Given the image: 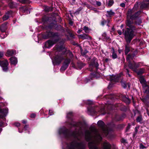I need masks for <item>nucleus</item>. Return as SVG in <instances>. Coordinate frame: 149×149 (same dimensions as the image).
I'll use <instances>...</instances> for the list:
<instances>
[{"mask_svg": "<svg viewBox=\"0 0 149 149\" xmlns=\"http://www.w3.org/2000/svg\"><path fill=\"white\" fill-rule=\"evenodd\" d=\"M85 136L86 140L89 141L88 146L90 149H100L97 145L101 141L102 138L97 130L93 129L91 131H86Z\"/></svg>", "mask_w": 149, "mask_h": 149, "instance_id": "1", "label": "nucleus"}, {"mask_svg": "<svg viewBox=\"0 0 149 149\" xmlns=\"http://www.w3.org/2000/svg\"><path fill=\"white\" fill-rule=\"evenodd\" d=\"M129 18L126 22V25L129 28H126L125 30L123 29V33L125 36L126 42L130 43L134 36V30H135V27L132 19Z\"/></svg>", "mask_w": 149, "mask_h": 149, "instance_id": "2", "label": "nucleus"}, {"mask_svg": "<svg viewBox=\"0 0 149 149\" xmlns=\"http://www.w3.org/2000/svg\"><path fill=\"white\" fill-rule=\"evenodd\" d=\"M82 135L80 130L78 132H74L72 136L74 139V140L69 144L67 145L66 149H83L85 147V145L81 143H79L76 140H79Z\"/></svg>", "mask_w": 149, "mask_h": 149, "instance_id": "3", "label": "nucleus"}, {"mask_svg": "<svg viewBox=\"0 0 149 149\" xmlns=\"http://www.w3.org/2000/svg\"><path fill=\"white\" fill-rule=\"evenodd\" d=\"M134 8L131 10H129L127 12V18H131L133 19H135L139 16L141 13L140 11H139L134 14Z\"/></svg>", "mask_w": 149, "mask_h": 149, "instance_id": "4", "label": "nucleus"}, {"mask_svg": "<svg viewBox=\"0 0 149 149\" xmlns=\"http://www.w3.org/2000/svg\"><path fill=\"white\" fill-rule=\"evenodd\" d=\"M140 63H134V65L133 66L130 63L128 65L129 67L131 69H132L133 71L137 73L138 74H140L144 73V71L143 69H141L139 71H137L136 68L140 66Z\"/></svg>", "mask_w": 149, "mask_h": 149, "instance_id": "5", "label": "nucleus"}, {"mask_svg": "<svg viewBox=\"0 0 149 149\" xmlns=\"http://www.w3.org/2000/svg\"><path fill=\"white\" fill-rule=\"evenodd\" d=\"M98 125L102 128L103 133L105 136L108 134V130L106 127V126L104 122L102 120H99L97 122Z\"/></svg>", "mask_w": 149, "mask_h": 149, "instance_id": "6", "label": "nucleus"}, {"mask_svg": "<svg viewBox=\"0 0 149 149\" xmlns=\"http://www.w3.org/2000/svg\"><path fill=\"white\" fill-rule=\"evenodd\" d=\"M8 63L6 60L0 61V65L2 68L3 71L6 72L8 70Z\"/></svg>", "mask_w": 149, "mask_h": 149, "instance_id": "7", "label": "nucleus"}, {"mask_svg": "<svg viewBox=\"0 0 149 149\" xmlns=\"http://www.w3.org/2000/svg\"><path fill=\"white\" fill-rule=\"evenodd\" d=\"M63 58L61 55L56 56L53 61V63L55 65L59 64L62 61Z\"/></svg>", "mask_w": 149, "mask_h": 149, "instance_id": "8", "label": "nucleus"}, {"mask_svg": "<svg viewBox=\"0 0 149 149\" xmlns=\"http://www.w3.org/2000/svg\"><path fill=\"white\" fill-rule=\"evenodd\" d=\"M122 74L120 73V74H118L116 76L114 75H109L108 77V78H110V80L111 81H113L116 82L118 81L120 77L122 75Z\"/></svg>", "mask_w": 149, "mask_h": 149, "instance_id": "9", "label": "nucleus"}, {"mask_svg": "<svg viewBox=\"0 0 149 149\" xmlns=\"http://www.w3.org/2000/svg\"><path fill=\"white\" fill-rule=\"evenodd\" d=\"M139 81L140 83L142 85L143 88L144 89H145V93H146L147 90H146V88H149V87L146 84V81L143 77L141 76L139 79Z\"/></svg>", "mask_w": 149, "mask_h": 149, "instance_id": "10", "label": "nucleus"}, {"mask_svg": "<svg viewBox=\"0 0 149 149\" xmlns=\"http://www.w3.org/2000/svg\"><path fill=\"white\" fill-rule=\"evenodd\" d=\"M58 41V40H49L45 42V46L46 48H49Z\"/></svg>", "mask_w": 149, "mask_h": 149, "instance_id": "11", "label": "nucleus"}, {"mask_svg": "<svg viewBox=\"0 0 149 149\" xmlns=\"http://www.w3.org/2000/svg\"><path fill=\"white\" fill-rule=\"evenodd\" d=\"M70 62V60L69 59H67L65 60L63 65L61 67L60 69L61 71L65 70L68 67Z\"/></svg>", "mask_w": 149, "mask_h": 149, "instance_id": "12", "label": "nucleus"}, {"mask_svg": "<svg viewBox=\"0 0 149 149\" xmlns=\"http://www.w3.org/2000/svg\"><path fill=\"white\" fill-rule=\"evenodd\" d=\"M12 12L11 11L8 12L3 17V20H6L12 16Z\"/></svg>", "mask_w": 149, "mask_h": 149, "instance_id": "13", "label": "nucleus"}, {"mask_svg": "<svg viewBox=\"0 0 149 149\" xmlns=\"http://www.w3.org/2000/svg\"><path fill=\"white\" fill-rule=\"evenodd\" d=\"M79 38L82 39L83 40L86 39L88 40L91 39V37L88 36L86 34L80 35L79 36Z\"/></svg>", "mask_w": 149, "mask_h": 149, "instance_id": "14", "label": "nucleus"}, {"mask_svg": "<svg viewBox=\"0 0 149 149\" xmlns=\"http://www.w3.org/2000/svg\"><path fill=\"white\" fill-rule=\"evenodd\" d=\"M10 60L11 64L15 65L17 63V59L14 56L11 57L10 58Z\"/></svg>", "mask_w": 149, "mask_h": 149, "instance_id": "15", "label": "nucleus"}, {"mask_svg": "<svg viewBox=\"0 0 149 149\" xmlns=\"http://www.w3.org/2000/svg\"><path fill=\"white\" fill-rule=\"evenodd\" d=\"M20 10L26 14L30 13V11L28 8L26 6L22 7L20 8Z\"/></svg>", "mask_w": 149, "mask_h": 149, "instance_id": "16", "label": "nucleus"}, {"mask_svg": "<svg viewBox=\"0 0 149 149\" xmlns=\"http://www.w3.org/2000/svg\"><path fill=\"white\" fill-rule=\"evenodd\" d=\"M102 148L103 149H110L111 145L108 142H104L102 145Z\"/></svg>", "mask_w": 149, "mask_h": 149, "instance_id": "17", "label": "nucleus"}, {"mask_svg": "<svg viewBox=\"0 0 149 149\" xmlns=\"http://www.w3.org/2000/svg\"><path fill=\"white\" fill-rule=\"evenodd\" d=\"M8 113V109H3L1 108L0 107V113H2L4 115V116H6Z\"/></svg>", "mask_w": 149, "mask_h": 149, "instance_id": "18", "label": "nucleus"}, {"mask_svg": "<svg viewBox=\"0 0 149 149\" xmlns=\"http://www.w3.org/2000/svg\"><path fill=\"white\" fill-rule=\"evenodd\" d=\"M67 130H66L65 128H60L58 131V133L61 134H62L65 135L66 133L67 132Z\"/></svg>", "mask_w": 149, "mask_h": 149, "instance_id": "19", "label": "nucleus"}, {"mask_svg": "<svg viewBox=\"0 0 149 149\" xmlns=\"http://www.w3.org/2000/svg\"><path fill=\"white\" fill-rule=\"evenodd\" d=\"M6 29V25L3 24L0 27V30L2 32H4L5 31Z\"/></svg>", "mask_w": 149, "mask_h": 149, "instance_id": "20", "label": "nucleus"}, {"mask_svg": "<svg viewBox=\"0 0 149 149\" xmlns=\"http://www.w3.org/2000/svg\"><path fill=\"white\" fill-rule=\"evenodd\" d=\"M134 57V56L132 57V56H131V55H130V54H128L127 56V58H126V60H127V61L129 63V65L130 63L132 65H134V63H134V64H131L130 62V60H131V59H133V58Z\"/></svg>", "mask_w": 149, "mask_h": 149, "instance_id": "21", "label": "nucleus"}, {"mask_svg": "<svg viewBox=\"0 0 149 149\" xmlns=\"http://www.w3.org/2000/svg\"><path fill=\"white\" fill-rule=\"evenodd\" d=\"M14 54L15 52L13 50H8L7 51L6 56H11Z\"/></svg>", "mask_w": 149, "mask_h": 149, "instance_id": "22", "label": "nucleus"}, {"mask_svg": "<svg viewBox=\"0 0 149 149\" xmlns=\"http://www.w3.org/2000/svg\"><path fill=\"white\" fill-rule=\"evenodd\" d=\"M114 13L111 10L107 11V17H111L114 15Z\"/></svg>", "mask_w": 149, "mask_h": 149, "instance_id": "23", "label": "nucleus"}, {"mask_svg": "<svg viewBox=\"0 0 149 149\" xmlns=\"http://www.w3.org/2000/svg\"><path fill=\"white\" fill-rule=\"evenodd\" d=\"M127 43H128V44H129V42H127ZM128 44L127 45H125V54H127L130 51V48L128 46Z\"/></svg>", "mask_w": 149, "mask_h": 149, "instance_id": "24", "label": "nucleus"}, {"mask_svg": "<svg viewBox=\"0 0 149 149\" xmlns=\"http://www.w3.org/2000/svg\"><path fill=\"white\" fill-rule=\"evenodd\" d=\"M123 100L127 104H129L130 102V100L129 98L126 97H123Z\"/></svg>", "mask_w": 149, "mask_h": 149, "instance_id": "25", "label": "nucleus"}, {"mask_svg": "<svg viewBox=\"0 0 149 149\" xmlns=\"http://www.w3.org/2000/svg\"><path fill=\"white\" fill-rule=\"evenodd\" d=\"M112 50L113 51L112 52V58L113 59H115L117 58V56L116 53L115 52L113 48H112Z\"/></svg>", "mask_w": 149, "mask_h": 149, "instance_id": "26", "label": "nucleus"}, {"mask_svg": "<svg viewBox=\"0 0 149 149\" xmlns=\"http://www.w3.org/2000/svg\"><path fill=\"white\" fill-rule=\"evenodd\" d=\"M114 1L113 0H109L107 3V5L109 6H111L112 5Z\"/></svg>", "mask_w": 149, "mask_h": 149, "instance_id": "27", "label": "nucleus"}, {"mask_svg": "<svg viewBox=\"0 0 149 149\" xmlns=\"http://www.w3.org/2000/svg\"><path fill=\"white\" fill-rule=\"evenodd\" d=\"M99 66V65L97 62L94 63V64H91L90 65V67L91 68L92 66L93 67H95L96 68H97Z\"/></svg>", "mask_w": 149, "mask_h": 149, "instance_id": "28", "label": "nucleus"}, {"mask_svg": "<svg viewBox=\"0 0 149 149\" xmlns=\"http://www.w3.org/2000/svg\"><path fill=\"white\" fill-rule=\"evenodd\" d=\"M136 120L137 122H141L142 120V118L141 116H139L138 117Z\"/></svg>", "mask_w": 149, "mask_h": 149, "instance_id": "29", "label": "nucleus"}, {"mask_svg": "<svg viewBox=\"0 0 149 149\" xmlns=\"http://www.w3.org/2000/svg\"><path fill=\"white\" fill-rule=\"evenodd\" d=\"M7 34L6 33H5V34H0V37L2 39H3L6 37Z\"/></svg>", "mask_w": 149, "mask_h": 149, "instance_id": "30", "label": "nucleus"}, {"mask_svg": "<svg viewBox=\"0 0 149 149\" xmlns=\"http://www.w3.org/2000/svg\"><path fill=\"white\" fill-rule=\"evenodd\" d=\"M102 36L104 38L106 39H108L109 38V37L107 36L106 33H103L102 34Z\"/></svg>", "mask_w": 149, "mask_h": 149, "instance_id": "31", "label": "nucleus"}, {"mask_svg": "<svg viewBox=\"0 0 149 149\" xmlns=\"http://www.w3.org/2000/svg\"><path fill=\"white\" fill-rule=\"evenodd\" d=\"M83 30L85 31V32L86 33H88L89 31V29L86 26H85L84 27Z\"/></svg>", "mask_w": 149, "mask_h": 149, "instance_id": "32", "label": "nucleus"}, {"mask_svg": "<svg viewBox=\"0 0 149 149\" xmlns=\"http://www.w3.org/2000/svg\"><path fill=\"white\" fill-rule=\"evenodd\" d=\"M139 148L140 149H144L146 148V147L141 143L140 144Z\"/></svg>", "mask_w": 149, "mask_h": 149, "instance_id": "33", "label": "nucleus"}, {"mask_svg": "<svg viewBox=\"0 0 149 149\" xmlns=\"http://www.w3.org/2000/svg\"><path fill=\"white\" fill-rule=\"evenodd\" d=\"M78 65L79 69H81L82 68V67L84 66V65L82 63H80L78 64Z\"/></svg>", "mask_w": 149, "mask_h": 149, "instance_id": "34", "label": "nucleus"}, {"mask_svg": "<svg viewBox=\"0 0 149 149\" xmlns=\"http://www.w3.org/2000/svg\"><path fill=\"white\" fill-rule=\"evenodd\" d=\"M141 23V21L140 20H139L137 21H136L135 22V23L136 24L139 25Z\"/></svg>", "mask_w": 149, "mask_h": 149, "instance_id": "35", "label": "nucleus"}, {"mask_svg": "<svg viewBox=\"0 0 149 149\" xmlns=\"http://www.w3.org/2000/svg\"><path fill=\"white\" fill-rule=\"evenodd\" d=\"M72 112H70L67 113V116L68 118H70V116H72Z\"/></svg>", "mask_w": 149, "mask_h": 149, "instance_id": "36", "label": "nucleus"}, {"mask_svg": "<svg viewBox=\"0 0 149 149\" xmlns=\"http://www.w3.org/2000/svg\"><path fill=\"white\" fill-rule=\"evenodd\" d=\"M121 83L122 86L123 87L125 88L127 87V86L125 83L122 82H121Z\"/></svg>", "mask_w": 149, "mask_h": 149, "instance_id": "37", "label": "nucleus"}, {"mask_svg": "<svg viewBox=\"0 0 149 149\" xmlns=\"http://www.w3.org/2000/svg\"><path fill=\"white\" fill-rule=\"evenodd\" d=\"M14 125L15 126L17 127L19 126L20 125V124L19 123L17 122L15 123H14Z\"/></svg>", "mask_w": 149, "mask_h": 149, "instance_id": "38", "label": "nucleus"}, {"mask_svg": "<svg viewBox=\"0 0 149 149\" xmlns=\"http://www.w3.org/2000/svg\"><path fill=\"white\" fill-rule=\"evenodd\" d=\"M49 114L50 116L52 115L53 114V111L49 110Z\"/></svg>", "mask_w": 149, "mask_h": 149, "instance_id": "39", "label": "nucleus"}, {"mask_svg": "<svg viewBox=\"0 0 149 149\" xmlns=\"http://www.w3.org/2000/svg\"><path fill=\"white\" fill-rule=\"evenodd\" d=\"M96 4L97 6H100L101 5V3L100 2L97 1L96 2Z\"/></svg>", "mask_w": 149, "mask_h": 149, "instance_id": "40", "label": "nucleus"}, {"mask_svg": "<svg viewBox=\"0 0 149 149\" xmlns=\"http://www.w3.org/2000/svg\"><path fill=\"white\" fill-rule=\"evenodd\" d=\"M3 56V53L2 52H0V59L2 58Z\"/></svg>", "mask_w": 149, "mask_h": 149, "instance_id": "41", "label": "nucleus"}, {"mask_svg": "<svg viewBox=\"0 0 149 149\" xmlns=\"http://www.w3.org/2000/svg\"><path fill=\"white\" fill-rule=\"evenodd\" d=\"M36 116V115L35 114L33 113L31 115L30 117L31 118H34Z\"/></svg>", "mask_w": 149, "mask_h": 149, "instance_id": "42", "label": "nucleus"}, {"mask_svg": "<svg viewBox=\"0 0 149 149\" xmlns=\"http://www.w3.org/2000/svg\"><path fill=\"white\" fill-rule=\"evenodd\" d=\"M120 5L121 7H124L125 6V4L123 3H120Z\"/></svg>", "mask_w": 149, "mask_h": 149, "instance_id": "43", "label": "nucleus"}, {"mask_svg": "<svg viewBox=\"0 0 149 149\" xmlns=\"http://www.w3.org/2000/svg\"><path fill=\"white\" fill-rule=\"evenodd\" d=\"M87 104H91L93 103V102L91 100H88V102H87Z\"/></svg>", "mask_w": 149, "mask_h": 149, "instance_id": "44", "label": "nucleus"}, {"mask_svg": "<svg viewBox=\"0 0 149 149\" xmlns=\"http://www.w3.org/2000/svg\"><path fill=\"white\" fill-rule=\"evenodd\" d=\"M121 142L123 143H125L126 142V141L125 139H122L121 140Z\"/></svg>", "mask_w": 149, "mask_h": 149, "instance_id": "45", "label": "nucleus"}, {"mask_svg": "<svg viewBox=\"0 0 149 149\" xmlns=\"http://www.w3.org/2000/svg\"><path fill=\"white\" fill-rule=\"evenodd\" d=\"M139 128V127H136L135 128V132L136 133L138 132V129Z\"/></svg>", "mask_w": 149, "mask_h": 149, "instance_id": "46", "label": "nucleus"}, {"mask_svg": "<svg viewBox=\"0 0 149 149\" xmlns=\"http://www.w3.org/2000/svg\"><path fill=\"white\" fill-rule=\"evenodd\" d=\"M118 33L119 35H121L122 34L121 31L120 30H118Z\"/></svg>", "mask_w": 149, "mask_h": 149, "instance_id": "47", "label": "nucleus"}, {"mask_svg": "<svg viewBox=\"0 0 149 149\" xmlns=\"http://www.w3.org/2000/svg\"><path fill=\"white\" fill-rule=\"evenodd\" d=\"M29 126L28 125H25L24 127V128L25 130H26L28 128Z\"/></svg>", "mask_w": 149, "mask_h": 149, "instance_id": "48", "label": "nucleus"}, {"mask_svg": "<svg viewBox=\"0 0 149 149\" xmlns=\"http://www.w3.org/2000/svg\"><path fill=\"white\" fill-rule=\"evenodd\" d=\"M5 116H4V115H3H3H0V118H3Z\"/></svg>", "mask_w": 149, "mask_h": 149, "instance_id": "49", "label": "nucleus"}, {"mask_svg": "<svg viewBox=\"0 0 149 149\" xmlns=\"http://www.w3.org/2000/svg\"><path fill=\"white\" fill-rule=\"evenodd\" d=\"M91 76L92 77H96V75H95V74H91Z\"/></svg>", "mask_w": 149, "mask_h": 149, "instance_id": "50", "label": "nucleus"}, {"mask_svg": "<svg viewBox=\"0 0 149 149\" xmlns=\"http://www.w3.org/2000/svg\"><path fill=\"white\" fill-rule=\"evenodd\" d=\"M145 3H143L142 4V6H143V7H146L148 6H145Z\"/></svg>", "mask_w": 149, "mask_h": 149, "instance_id": "51", "label": "nucleus"}, {"mask_svg": "<svg viewBox=\"0 0 149 149\" xmlns=\"http://www.w3.org/2000/svg\"><path fill=\"white\" fill-rule=\"evenodd\" d=\"M27 122V121H26V120H22V123H23V124H25Z\"/></svg>", "mask_w": 149, "mask_h": 149, "instance_id": "52", "label": "nucleus"}, {"mask_svg": "<svg viewBox=\"0 0 149 149\" xmlns=\"http://www.w3.org/2000/svg\"><path fill=\"white\" fill-rule=\"evenodd\" d=\"M81 31L82 30L80 29L77 32L78 33H80Z\"/></svg>", "mask_w": 149, "mask_h": 149, "instance_id": "53", "label": "nucleus"}, {"mask_svg": "<svg viewBox=\"0 0 149 149\" xmlns=\"http://www.w3.org/2000/svg\"><path fill=\"white\" fill-rule=\"evenodd\" d=\"M69 24H70L71 25H72L73 24V22L72 21H70L69 22Z\"/></svg>", "mask_w": 149, "mask_h": 149, "instance_id": "54", "label": "nucleus"}, {"mask_svg": "<svg viewBox=\"0 0 149 149\" xmlns=\"http://www.w3.org/2000/svg\"><path fill=\"white\" fill-rule=\"evenodd\" d=\"M93 10L95 12H97L98 11L95 8H94Z\"/></svg>", "mask_w": 149, "mask_h": 149, "instance_id": "55", "label": "nucleus"}, {"mask_svg": "<svg viewBox=\"0 0 149 149\" xmlns=\"http://www.w3.org/2000/svg\"><path fill=\"white\" fill-rule=\"evenodd\" d=\"M109 59L108 58H106L105 59V61L106 62H108V61H109Z\"/></svg>", "mask_w": 149, "mask_h": 149, "instance_id": "56", "label": "nucleus"}, {"mask_svg": "<svg viewBox=\"0 0 149 149\" xmlns=\"http://www.w3.org/2000/svg\"><path fill=\"white\" fill-rule=\"evenodd\" d=\"M118 51L119 53L120 54L121 52L122 51L121 49H119L118 50Z\"/></svg>", "mask_w": 149, "mask_h": 149, "instance_id": "57", "label": "nucleus"}, {"mask_svg": "<svg viewBox=\"0 0 149 149\" xmlns=\"http://www.w3.org/2000/svg\"><path fill=\"white\" fill-rule=\"evenodd\" d=\"M145 1L146 2H148V4H149V0H145Z\"/></svg>", "mask_w": 149, "mask_h": 149, "instance_id": "58", "label": "nucleus"}, {"mask_svg": "<svg viewBox=\"0 0 149 149\" xmlns=\"http://www.w3.org/2000/svg\"><path fill=\"white\" fill-rule=\"evenodd\" d=\"M102 25H104V22H102Z\"/></svg>", "mask_w": 149, "mask_h": 149, "instance_id": "59", "label": "nucleus"}, {"mask_svg": "<svg viewBox=\"0 0 149 149\" xmlns=\"http://www.w3.org/2000/svg\"><path fill=\"white\" fill-rule=\"evenodd\" d=\"M123 27V25H121L120 26V27L121 28H122Z\"/></svg>", "mask_w": 149, "mask_h": 149, "instance_id": "60", "label": "nucleus"}, {"mask_svg": "<svg viewBox=\"0 0 149 149\" xmlns=\"http://www.w3.org/2000/svg\"><path fill=\"white\" fill-rule=\"evenodd\" d=\"M63 52H65V49L64 48L63 49Z\"/></svg>", "mask_w": 149, "mask_h": 149, "instance_id": "61", "label": "nucleus"}, {"mask_svg": "<svg viewBox=\"0 0 149 149\" xmlns=\"http://www.w3.org/2000/svg\"><path fill=\"white\" fill-rule=\"evenodd\" d=\"M77 13V11L76 12L74 13H75V14H77V13Z\"/></svg>", "mask_w": 149, "mask_h": 149, "instance_id": "62", "label": "nucleus"}, {"mask_svg": "<svg viewBox=\"0 0 149 149\" xmlns=\"http://www.w3.org/2000/svg\"><path fill=\"white\" fill-rule=\"evenodd\" d=\"M148 91V96H149V91Z\"/></svg>", "mask_w": 149, "mask_h": 149, "instance_id": "63", "label": "nucleus"}, {"mask_svg": "<svg viewBox=\"0 0 149 149\" xmlns=\"http://www.w3.org/2000/svg\"><path fill=\"white\" fill-rule=\"evenodd\" d=\"M19 132L20 133H21L22 132H20L19 130Z\"/></svg>", "mask_w": 149, "mask_h": 149, "instance_id": "64", "label": "nucleus"}]
</instances>
